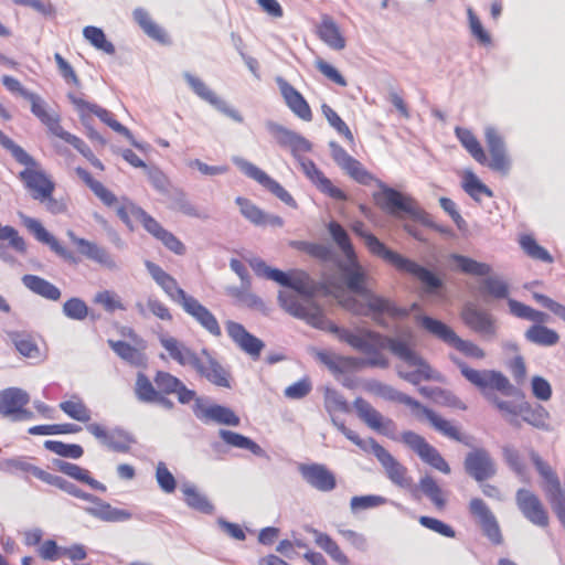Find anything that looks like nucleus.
Wrapping results in <instances>:
<instances>
[{
    "instance_id": "nucleus-46",
    "label": "nucleus",
    "mask_w": 565,
    "mask_h": 565,
    "mask_svg": "<svg viewBox=\"0 0 565 565\" xmlns=\"http://www.w3.org/2000/svg\"><path fill=\"white\" fill-rule=\"evenodd\" d=\"M519 244H520V247L522 248V250L525 253V255L529 256L530 258L537 260V262L547 263V264L553 263V260H554L553 256L548 253V250L546 248H544L543 246H541L537 243V241L535 239V237L533 235H531V234L520 235Z\"/></svg>"
},
{
    "instance_id": "nucleus-24",
    "label": "nucleus",
    "mask_w": 565,
    "mask_h": 565,
    "mask_svg": "<svg viewBox=\"0 0 565 565\" xmlns=\"http://www.w3.org/2000/svg\"><path fill=\"white\" fill-rule=\"evenodd\" d=\"M193 412L199 419L204 422H214L228 426L239 425V418L233 411L221 405L209 404L202 398H195Z\"/></svg>"
},
{
    "instance_id": "nucleus-57",
    "label": "nucleus",
    "mask_w": 565,
    "mask_h": 565,
    "mask_svg": "<svg viewBox=\"0 0 565 565\" xmlns=\"http://www.w3.org/2000/svg\"><path fill=\"white\" fill-rule=\"evenodd\" d=\"M285 146L290 149L298 162L300 159H307L305 156L311 151V143L306 138L287 130H285Z\"/></svg>"
},
{
    "instance_id": "nucleus-37",
    "label": "nucleus",
    "mask_w": 565,
    "mask_h": 565,
    "mask_svg": "<svg viewBox=\"0 0 565 565\" xmlns=\"http://www.w3.org/2000/svg\"><path fill=\"white\" fill-rule=\"evenodd\" d=\"M317 35L333 50L341 51L347 45L345 38L338 24L329 15H322L320 23L317 25Z\"/></svg>"
},
{
    "instance_id": "nucleus-27",
    "label": "nucleus",
    "mask_w": 565,
    "mask_h": 565,
    "mask_svg": "<svg viewBox=\"0 0 565 565\" xmlns=\"http://www.w3.org/2000/svg\"><path fill=\"white\" fill-rule=\"evenodd\" d=\"M299 471L307 483L321 492H330L337 487L334 473L324 465H301Z\"/></svg>"
},
{
    "instance_id": "nucleus-54",
    "label": "nucleus",
    "mask_w": 565,
    "mask_h": 565,
    "mask_svg": "<svg viewBox=\"0 0 565 565\" xmlns=\"http://www.w3.org/2000/svg\"><path fill=\"white\" fill-rule=\"evenodd\" d=\"M450 258L457 264V267L460 271L473 276H487L491 268L488 264L479 263L472 258L452 254Z\"/></svg>"
},
{
    "instance_id": "nucleus-20",
    "label": "nucleus",
    "mask_w": 565,
    "mask_h": 565,
    "mask_svg": "<svg viewBox=\"0 0 565 565\" xmlns=\"http://www.w3.org/2000/svg\"><path fill=\"white\" fill-rule=\"evenodd\" d=\"M455 362L460 369L461 374L469 381V383L479 388H512L508 379L498 371H479L471 369L462 361L455 360Z\"/></svg>"
},
{
    "instance_id": "nucleus-12",
    "label": "nucleus",
    "mask_w": 565,
    "mask_h": 565,
    "mask_svg": "<svg viewBox=\"0 0 565 565\" xmlns=\"http://www.w3.org/2000/svg\"><path fill=\"white\" fill-rule=\"evenodd\" d=\"M373 199L375 204L390 215L408 214L416 216L418 214L415 201L392 188L383 186L380 192L374 193Z\"/></svg>"
},
{
    "instance_id": "nucleus-41",
    "label": "nucleus",
    "mask_w": 565,
    "mask_h": 565,
    "mask_svg": "<svg viewBox=\"0 0 565 565\" xmlns=\"http://www.w3.org/2000/svg\"><path fill=\"white\" fill-rule=\"evenodd\" d=\"M10 339L18 352L26 359L41 362L45 359L38 343L31 334L22 332L10 333Z\"/></svg>"
},
{
    "instance_id": "nucleus-62",
    "label": "nucleus",
    "mask_w": 565,
    "mask_h": 565,
    "mask_svg": "<svg viewBox=\"0 0 565 565\" xmlns=\"http://www.w3.org/2000/svg\"><path fill=\"white\" fill-rule=\"evenodd\" d=\"M0 241L8 242L9 247L19 254L26 253L25 241L13 226L2 225L0 223Z\"/></svg>"
},
{
    "instance_id": "nucleus-1",
    "label": "nucleus",
    "mask_w": 565,
    "mask_h": 565,
    "mask_svg": "<svg viewBox=\"0 0 565 565\" xmlns=\"http://www.w3.org/2000/svg\"><path fill=\"white\" fill-rule=\"evenodd\" d=\"M285 287H289L301 296L300 303H289L285 297L286 309L295 317L305 319L315 328L333 333L339 341L347 343L352 349L371 356L369 360L343 356L329 351L317 353L318 360L324 364L334 376L353 374L365 365L386 367L387 359L381 351L388 349L395 356L402 360L408 370L399 369V375L413 385L431 377L429 365L415 352L409 342L383 335L369 329H360L353 332L338 327L326 318L322 310L311 302V298L319 295H328V286H317L302 270L285 271Z\"/></svg>"
},
{
    "instance_id": "nucleus-9",
    "label": "nucleus",
    "mask_w": 565,
    "mask_h": 565,
    "mask_svg": "<svg viewBox=\"0 0 565 565\" xmlns=\"http://www.w3.org/2000/svg\"><path fill=\"white\" fill-rule=\"evenodd\" d=\"M57 488L73 497L94 503L93 507L86 508V512L104 522H124L131 519V513L129 511L114 508L102 499L84 492L74 483L63 478L61 479Z\"/></svg>"
},
{
    "instance_id": "nucleus-29",
    "label": "nucleus",
    "mask_w": 565,
    "mask_h": 565,
    "mask_svg": "<svg viewBox=\"0 0 565 565\" xmlns=\"http://www.w3.org/2000/svg\"><path fill=\"white\" fill-rule=\"evenodd\" d=\"M181 307L210 334L216 338L222 335V330L217 319L198 299H195L192 296H189L188 298H185L184 301H182Z\"/></svg>"
},
{
    "instance_id": "nucleus-3",
    "label": "nucleus",
    "mask_w": 565,
    "mask_h": 565,
    "mask_svg": "<svg viewBox=\"0 0 565 565\" xmlns=\"http://www.w3.org/2000/svg\"><path fill=\"white\" fill-rule=\"evenodd\" d=\"M455 134L461 146L478 163L487 166L492 171L501 174H508L511 168V160L507 153L503 138L494 127H488L484 131L490 159L486 156L481 143L471 130L456 127Z\"/></svg>"
},
{
    "instance_id": "nucleus-56",
    "label": "nucleus",
    "mask_w": 565,
    "mask_h": 565,
    "mask_svg": "<svg viewBox=\"0 0 565 565\" xmlns=\"http://www.w3.org/2000/svg\"><path fill=\"white\" fill-rule=\"evenodd\" d=\"M419 488L438 510H443L445 508L446 499L444 497V492L434 478L429 476L422 478L419 481Z\"/></svg>"
},
{
    "instance_id": "nucleus-8",
    "label": "nucleus",
    "mask_w": 565,
    "mask_h": 565,
    "mask_svg": "<svg viewBox=\"0 0 565 565\" xmlns=\"http://www.w3.org/2000/svg\"><path fill=\"white\" fill-rule=\"evenodd\" d=\"M532 461L543 479L542 490L545 493L554 513L565 527V497L562 490L561 481L552 467L544 461L537 454H532Z\"/></svg>"
},
{
    "instance_id": "nucleus-64",
    "label": "nucleus",
    "mask_w": 565,
    "mask_h": 565,
    "mask_svg": "<svg viewBox=\"0 0 565 565\" xmlns=\"http://www.w3.org/2000/svg\"><path fill=\"white\" fill-rule=\"evenodd\" d=\"M480 292L483 296H490L494 299H504L509 295V287L503 280L489 277L483 280Z\"/></svg>"
},
{
    "instance_id": "nucleus-6",
    "label": "nucleus",
    "mask_w": 565,
    "mask_h": 565,
    "mask_svg": "<svg viewBox=\"0 0 565 565\" xmlns=\"http://www.w3.org/2000/svg\"><path fill=\"white\" fill-rule=\"evenodd\" d=\"M0 143L1 146L11 152L12 157L21 164L25 166L19 174L20 179L24 183L25 188L31 192L34 200H44L53 194L55 184L44 173V171L38 169L36 161L19 145H17L11 138L6 136L0 130Z\"/></svg>"
},
{
    "instance_id": "nucleus-30",
    "label": "nucleus",
    "mask_w": 565,
    "mask_h": 565,
    "mask_svg": "<svg viewBox=\"0 0 565 565\" xmlns=\"http://www.w3.org/2000/svg\"><path fill=\"white\" fill-rule=\"evenodd\" d=\"M354 407L369 427L387 436H392L395 431V424L392 419L384 418L370 403L363 398L354 401Z\"/></svg>"
},
{
    "instance_id": "nucleus-33",
    "label": "nucleus",
    "mask_w": 565,
    "mask_h": 565,
    "mask_svg": "<svg viewBox=\"0 0 565 565\" xmlns=\"http://www.w3.org/2000/svg\"><path fill=\"white\" fill-rule=\"evenodd\" d=\"M107 343L111 350L126 363L136 367H142L147 365V343L139 345L138 343H129L120 340H108Z\"/></svg>"
},
{
    "instance_id": "nucleus-55",
    "label": "nucleus",
    "mask_w": 565,
    "mask_h": 565,
    "mask_svg": "<svg viewBox=\"0 0 565 565\" xmlns=\"http://www.w3.org/2000/svg\"><path fill=\"white\" fill-rule=\"evenodd\" d=\"M220 436L230 446L247 449L254 455H262L263 452L262 448L255 441L238 433L221 429Z\"/></svg>"
},
{
    "instance_id": "nucleus-15",
    "label": "nucleus",
    "mask_w": 565,
    "mask_h": 565,
    "mask_svg": "<svg viewBox=\"0 0 565 565\" xmlns=\"http://www.w3.org/2000/svg\"><path fill=\"white\" fill-rule=\"evenodd\" d=\"M468 508L470 514L478 519L487 539L494 545H501L504 541L503 535L499 522L488 504L480 498H472Z\"/></svg>"
},
{
    "instance_id": "nucleus-59",
    "label": "nucleus",
    "mask_w": 565,
    "mask_h": 565,
    "mask_svg": "<svg viewBox=\"0 0 565 565\" xmlns=\"http://www.w3.org/2000/svg\"><path fill=\"white\" fill-rule=\"evenodd\" d=\"M321 110L330 126H332L338 134L343 136L350 145L354 143V136L350 130L349 126L342 120V118L333 110L329 105L323 104Z\"/></svg>"
},
{
    "instance_id": "nucleus-47",
    "label": "nucleus",
    "mask_w": 565,
    "mask_h": 565,
    "mask_svg": "<svg viewBox=\"0 0 565 565\" xmlns=\"http://www.w3.org/2000/svg\"><path fill=\"white\" fill-rule=\"evenodd\" d=\"M134 19L149 38L160 43H168L167 33L161 26L152 21L146 10L142 8L136 9L134 11Z\"/></svg>"
},
{
    "instance_id": "nucleus-31",
    "label": "nucleus",
    "mask_w": 565,
    "mask_h": 565,
    "mask_svg": "<svg viewBox=\"0 0 565 565\" xmlns=\"http://www.w3.org/2000/svg\"><path fill=\"white\" fill-rule=\"evenodd\" d=\"M145 266L152 279L163 289L168 297L180 306L190 295L179 287L177 280L166 273L159 265L147 260Z\"/></svg>"
},
{
    "instance_id": "nucleus-17",
    "label": "nucleus",
    "mask_w": 565,
    "mask_h": 565,
    "mask_svg": "<svg viewBox=\"0 0 565 565\" xmlns=\"http://www.w3.org/2000/svg\"><path fill=\"white\" fill-rule=\"evenodd\" d=\"M225 329L230 339L242 352L253 361H257L260 358L262 351L265 348L263 340L247 331L242 323L233 320L225 321Z\"/></svg>"
},
{
    "instance_id": "nucleus-23",
    "label": "nucleus",
    "mask_w": 565,
    "mask_h": 565,
    "mask_svg": "<svg viewBox=\"0 0 565 565\" xmlns=\"http://www.w3.org/2000/svg\"><path fill=\"white\" fill-rule=\"evenodd\" d=\"M67 236L77 247L78 253L87 259L93 260L110 270L118 269V265L115 258L105 247L85 238L77 237L73 231H68Z\"/></svg>"
},
{
    "instance_id": "nucleus-44",
    "label": "nucleus",
    "mask_w": 565,
    "mask_h": 565,
    "mask_svg": "<svg viewBox=\"0 0 565 565\" xmlns=\"http://www.w3.org/2000/svg\"><path fill=\"white\" fill-rule=\"evenodd\" d=\"M181 491L184 494V501L191 509L201 513L212 514L214 511L213 504L209 501L207 497L200 492L199 489L192 483H183Z\"/></svg>"
},
{
    "instance_id": "nucleus-51",
    "label": "nucleus",
    "mask_w": 565,
    "mask_h": 565,
    "mask_svg": "<svg viewBox=\"0 0 565 565\" xmlns=\"http://www.w3.org/2000/svg\"><path fill=\"white\" fill-rule=\"evenodd\" d=\"M60 408L71 418L87 423L90 420V412L84 402L77 396H72L70 399L60 404Z\"/></svg>"
},
{
    "instance_id": "nucleus-18",
    "label": "nucleus",
    "mask_w": 565,
    "mask_h": 565,
    "mask_svg": "<svg viewBox=\"0 0 565 565\" xmlns=\"http://www.w3.org/2000/svg\"><path fill=\"white\" fill-rule=\"evenodd\" d=\"M331 157L333 161L354 181L360 184L369 185L374 181V177L364 166L353 158L349 152L337 142L330 143Z\"/></svg>"
},
{
    "instance_id": "nucleus-25",
    "label": "nucleus",
    "mask_w": 565,
    "mask_h": 565,
    "mask_svg": "<svg viewBox=\"0 0 565 565\" xmlns=\"http://www.w3.org/2000/svg\"><path fill=\"white\" fill-rule=\"evenodd\" d=\"M159 342L168 352L169 356L182 366H190L195 370L202 358V353L198 355L193 350L185 345L182 341L167 333H159Z\"/></svg>"
},
{
    "instance_id": "nucleus-32",
    "label": "nucleus",
    "mask_w": 565,
    "mask_h": 565,
    "mask_svg": "<svg viewBox=\"0 0 565 565\" xmlns=\"http://www.w3.org/2000/svg\"><path fill=\"white\" fill-rule=\"evenodd\" d=\"M299 166L306 177L323 193L335 200H345V193L334 186L332 182L320 171L310 159H300Z\"/></svg>"
},
{
    "instance_id": "nucleus-13",
    "label": "nucleus",
    "mask_w": 565,
    "mask_h": 565,
    "mask_svg": "<svg viewBox=\"0 0 565 565\" xmlns=\"http://www.w3.org/2000/svg\"><path fill=\"white\" fill-rule=\"evenodd\" d=\"M401 440L416 452L425 463L445 475L450 473L451 470L447 461L435 447L426 441L424 437L412 430H407L402 433Z\"/></svg>"
},
{
    "instance_id": "nucleus-11",
    "label": "nucleus",
    "mask_w": 565,
    "mask_h": 565,
    "mask_svg": "<svg viewBox=\"0 0 565 565\" xmlns=\"http://www.w3.org/2000/svg\"><path fill=\"white\" fill-rule=\"evenodd\" d=\"M68 99L75 106L84 126H87V120L90 119L92 115H95L104 124L109 126L114 131L126 137L131 143V146H134L137 149L143 150V146L134 138L132 134L128 128H126L124 125L114 119L113 114L110 111L96 104L88 103L83 98L75 96L74 94H68Z\"/></svg>"
},
{
    "instance_id": "nucleus-36",
    "label": "nucleus",
    "mask_w": 565,
    "mask_h": 565,
    "mask_svg": "<svg viewBox=\"0 0 565 565\" xmlns=\"http://www.w3.org/2000/svg\"><path fill=\"white\" fill-rule=\"evenodd\" d=\"M461 319L467 327L475 332L493 335L495 333V326L492 317L473 306H466L461 311Z\"/></svg>"
},
{
    "instance_id": "nucleus-60",
    "label": "nucleus",
    "mask_w": 565,
    "mask_h": 565,
    "mask_svg": "<svg viewBox=\"0 0 565 565\" xmlns=\"http://www.w3.org/2000/svg\"><path fill=\"white\" fill-rule=\"evenodd\" d=\"M84 38L97 50H100L107 54L115 53V46L113 43L107 41L105 33L102 29L96 26H86L83 30Z\"/></svg>"
},
{
    "instance_id": "nucleus-50",
    "label": "nucleus",
    "mask_w": 565,
    "mask_h": 565,
    "mask_svg": "<svg viewBox=\"0 0 565 565\" xmlns=\"http://www.w3.org/2000/svg\"><path fill=\"white\" fill-rule=\"evenodd\" d=\"M245 260L258 277L282 285V270L271 268L262 258L256 256L245 257Z\"/></svg>"
},
{
    "instance_id": "nucleus-4",
    "label": "nucleus",
    "mask_w": 565,
    "mask_h": 565,
    "mask_svg": "<svg viewBox=\"0 0 565 565\" xmlns=\"http://www.w3.org/2000/svg\"><path fill=\"white\" fill-rule=\"evenodd\" d=\"M351 230L354 234L364 239V243L372 255L391 264L396 270L414 276L429 290L437 289L441 286V280L430 270L420 266L416 262L388 249L375 235L365 230L363 222H353Z\"/></svg>"
},
{
    "instance_id": "nucleus-14",
    "label": "nucleus",
    "mask_w": 565,
    "mask_h": 565,
    "mask_svg": "<svg viewBox=\"0 0 565 565\" xmlns=\"http://www.w3.org/2000/svg\"><path fill=\"white\" fill-rule=\"evenodd\" d=\"M515 502L523 516L532 524L540 527L548 526V512L535 493L527 489H519L515 494Z\"/></svg>"
},
{
    "instance_id": "nucleus-61",
    "label": "nucleus",
    "mask_w": 565,
    "mask_h": 565,
    "mask_svg": "<svg viewBox=\"0 0 565 565\" xmlns=\"http://www.w3.org/2000/svg\"><path fill=\"white\" fill-rule=\"evenodd\" d=\"M171 391H136L137 399L141 403L153 404L170 409L173 402L167 397Z\"/></svg>"
},
{
    "instance_id": "nucleus-16",
    "label": "nucleus",
    "mask_w": 565,
    "mask_h": 565,
    "mask_svg": "<svg viewBox=\"0 0 565 565\" xmlns=\"http://www.w3.org/2000/svg\"><path fill=\"white\" fill-rule=\"evenodd\" d=\"M29 402L25 391H0V415L13 422L29 420L33 417L25 408Z\"/></svg>"
},
{
    "instance_id": "nucleus-39",
    "label": "nucleus",
    "mask_w": 565,
    "mask_h": 565,
    "mask_svg": "<svg viewBox=\"0 0 565 565\" xmlns=\"http://www.w3.org/2000/svg\"><path fill=\"white\" fill-rule=\"evenodd\" d=\"M309 532L313 534L315 543L323 550L333 562L339 565H352L348 555L329 534L316 529H310Z\"/></svg>"
},
{
    "instance_id": "nucleus-34",
    "label": "nucleus",
    "mask_w": 565,
    "mask_h": 565,
    "mask_svg": "<svg viewBox=\"0 0 565 565\" xmlns=\"http://www.w3.org/2000/svg\"><path fill=\"white\" fill-rule=\"evenodd\" d=\"M19 217L21 218L23 225L35 236V238L50 246V248L55 252L58 256L71 259L72 255L71 253L63 247L58 241L51 235L43 225L35 218L26 216L22 212H19Z\"/></svg>"
},
{
    "instance_id": "nucleus-2",
    "label": "nucleus",
    "mask_w": 565,
    "mask_h": 565,
    "mask_svg": "<svg viewBox=\"0 0 565 565\" xmlns=\"http://www.w3.org/2000/svg\"><path fill=\"white\" fill-rule=\"evenodd\" d=\"M350 265L343 268L348 288L361 296L364 302L359 301L354 296L348 295L342 288L328 286V295L334 296L339 305L355 316H370L380 324L385 326L382 316L402 318L408 316L409 311L397 307L388 298L375 295L366 288L367 275L358 263V259H348Z\"/></svg>"
},
{
    "instance_id": "nucleus-63",
    "label": "nucleus",
    "mask_w": 565,
    "mask_h": 565,
    "mask_svg": "<svg viewBox=\"0 0 565 565\" xmlns=\"http://www.w3.org/2000/svg\"><path fill=\"white\" fill-rule=\"evenodd\" d=\"M44 447L62 457L78 459L83 456V448L75 444H64L57 440H46Z\"/></svg>"
},
{
    "instance_id": "nucleus-49",
    "label": "nucleus",
    "mask_w": 565,
    "mask_h": 565,
    "mask_svg": "<svg viewBox=\"0 0 565 565\" xmlns=\"http://www.w3.org/2000/svg\"><path fill=\"white\" fill-rule=\"evenodd\" d=\"M230 295L234 297L241 306H244L254 311H258L262 313L267 312V306L264 300L257 295L250 292L249 288L241 287V288H231Z\"/></svg>"
},
{
    "instance_id": "nucleus-26",
    "label": "nucleus",
    "mask_w": 565,
    "mask_h": 565,
    "mask_svg": "<svg viewBox=\"0 0 565 565\" xmlns=\"http://www.w3.org/2000/svg\"><path fill=\"white\" fill-rule=\"evenodd\" d=\"M184 78L186 79L190 87L193 89V92L202 99L211 104L214 108H216L218 111L223 113L224 115L228 116L233 120L237 122L243 121V117L241 114L231 108L224 100H222L220 97L216 96V94L210 89L203 81H201L199 77L193 76L190 73L184 74Z\"/></svg>"
},
{
    "instance_id": "nucleus-21",
    "label": "nucleus",
    "mask_w": 565,
    "mask_h": 565,
    "mask_svg": "<svg viewBox=\"0 0 565 565\" xmlns=\"http://www.w3.org/2000/svg\"><path fill=\"white\" fill-rule=\"evenodd\" d=\"M463 465L467 473L478 482L492 478L497 472L494 461L483 448H476L470 451Z\"/></svg>"
},
{
    "instance_id": "nucleus-48",
    "label": "nucleus",
    "mask_w": 565,
    "mask_h": 565,
    "mask_svg": "<svg viewBox=\"0 0 565 565\" xmlns=\"http://www.w3.org/2000/svg\"><path fill=\"white\" fill-rule=\"evenodd\" d=\"M525 338L527 341L542 347H552L559 341L558 333L542 323L531 326L525 332Z\"/></svg>"
},
{
    "instance_id": "nucleus-43",
    "label": "nucleus",
    "mask_w": 565,
    "mask_h": 565,
    "mask_svg": "<svg viewBox=\"0 0 565 565\" xmlns=\"http://www.w3.org/2000/svg\"><path fill=\"white\" fill-rule=\"evenodd\" d=\"M285 103L301 120H312V111L305 97L287 83H285Z\"/></svg>"
},
{
    "instance_id": "nucleus-7",
    "label": "nucleus",
    "mask_w": 565,
    "mask_h": 565,
    "mask_svg": "<svg viewBox=\"0 0 565 565\" xmlns=\"http://www.w3.org/2000/svg\"><path fill=\"white\" fill-rule=\"evenodd\" d=\"M342 434L360 447L364 451L372 452L380 461L385 470L387 478L395 486L408 489L413 484V479L408 475L407 468L395 459L383 446H381L375 439L369 438L366 440L360 438L358 433L345 427L343 424L339 426Z\"/></svg>"
},
{
    "instance_id": "nucleus-35",
    "label": "nucleus",
    "mask_w": 565,
    "mask_h": 565,
    "mask_svg": "<svg viewBox=\"0 0 565 565\" xmlns=\"http://www.w3.org/2000/svg\"><path fill=\"white\" fill-rule=\"evenodd\" d=\"M233 162L241 169V171L248 178L255 180L264 189L268 190L277 198L282 199V188L278 182L273 180L265 171L260 170L255 164L246 161L243 158L235 157Z\"/></svg>"
},
{
    "instance_id": "nucleus-45",
    "label": "nucleus",
    "mask_w": 565,
    "mask_h": 565,
    "mask_svg": "<svg viewBox=\"0 0 565 565\" xmlns=\"http://www.w3.org/2000/svg\"><path fill=\"white\" fill-rule=\"evenodd\" d=\"M461 179V188L475 201H480L482 196H493L492 190L482 183L471 170H465Z\"/></svg>"
},
{
    "instance_id": "nucleus-42",
    "label": "nucleus",
    "mask_w": 565,
    "mask_h": 565,
    "mask_svg": "<svg viewBox=\"0 0 565 565\" xmlns=\"http://www.w3.org/2000/svg\"><path fill=\"white\" fill-rule=\"evenodd\" d=\"M21 280L29 290L45 299L57 301L61 298V290L40 276L24 275Z\"/></svg>"
},
{
    "instance_id": "nucleus-53",
    "label": "nucleus",
    "mask_w": 565,
    "mask_h": 565,
    "mask_svg": "<svg viewBox=\"0 0 565 565\" xmlns=\"http://www.w3.org/2000/svg\"><path fill=\"white\" fill-rule=\"evenodd\" d=\"M508 305L511 313L521 319L533 321L535 323H544L548 318L545 312L535 310L532 307L514 299H509Z\"/></svg>"
},
{
    "instance_id": "nucleus-5",
    "label": "nucleus",
    "mask_w": 565,
    "mask_h": 565,
    "mask_svg": "<svg viewBox=\"0 0 565 565\" xmlns=\"http://www.w3.org/2000/svg\"><path fill=\"white\" fill-rule=\"evenodd\" d=\"M488 403L495 407L502 416L512 418L521 416L522 419L537 428H548V413L541 406L531 407L525 401L522 391H482Z\"/></svg>"
},
{
    "instance_id": "nucleus-40",
    "label": "nucleus",
    "mask_w": 565,
    "mask_h": 565,
    "mask_svg": "<svg viewBox=\"0 0 565 565\" xmlns=\"http://www.w3.org/2000/svg\"><path fill=\"white\" fill-rule=\"evenodd\" d=\"M236 203L239 206L242 215L257 226L280 224V218L278 216H271L264 213L247 199L239 196L236 199Z\"/></svg>"
},
{
    "instance_id": "nucleus-58",
    "label": "nucleus",
    "mask_w": 565,
    "mask_h": 565,
    "mask_svg": "<svg viewBox=\"0 0 565 565\" xmlns=\"http://www.w3.org/2000/svg\"><path fill=\"white\" fill-rule=\"evenodd\" d=\"M130 212L132 214V216L138 220L143 228L149 233L151 234L153 237H156L157 239L164 234V232L167 231L166 228H163L159 222H157L151 215H149L145 210H142L141 207L137 206V205H131L130 206Z\"/></svg>"
},
{
    "instance_id": "nucleus-19",
    "label": "nucleus",
    "mask_w": 565,
    "mask_h": 565,
    "mask_svg": "<svg viewBox=\"0 0 565 565\" xmlns=\"http://www.w3.org/2000/svg\"><path fill=\"white\" fill-rule=\"evenodd\" d=\"M401 401L407 406H409L412 412L416 416L426 417L433 425V427L443 435L447 436L450 439L468 445V443L463 439L462 435L460 434L459 429L456 426H454L450 422L438 416L434 411L423 406L417 401L405 395L401 397Z\"/></svg>"
},
{
    "instance_id": "nucleus-38",
    "label": "nucleus",
    "mask_w": 565,
    "mask_h": 565,
    "mask_svg": "<svg viewBox=\"0 0 565 565\" xmlns=\"http://www.w3.org/2000/svg\"><path fill=\"white\" fill-rule=\"evenodd\" d=\"M25 99L31 104L32 114L55 136L62 128L60 117L55 113L47 111L45 102L38 94L31 93Z\"/></svg>"
},
{
    "instance_id": "nucleus-10",
    "label": "nucleus",
    "mask_w": 565,
    "mask_h": 565,
    "mask_svg": "<svg viewBox=\"0 0 565 565\" xmlns=\"http://www.w3.org/2000/svg\"><path fill=\"white\" fill-rule=\"evenodd\" d=\"M419 322L429 333L451 345L466 356L478 360L484 358L486 353L480 347L471 341L459 338L456 332L444 322L427 316L419 317Z\"/></svg>"
},
{
    "instance_id": "nucleus-28",
    "label": "nucleus",
    "mask_w": 565,
    "mask_h": 565,
    "mask_svg": "<svg viewBox=\"0 0 565 565\" xmlns=\"http://www.w3.org/2000/svg\"><path fill=\"white\" fill-rule=\"evenodd\" d=\"M202 376H204L211 384L220 387L231 386V373L218 361H216L211 353L202 350V358L199 366L195 367Z\"/></svg>"
},
{
    "instance_id": "nucleus-52",
    "label": "nucleus",
    "mask_w": 565,
    "mask_h": 565,
    "mask_svg": "<svg viewBox=\"0 0 565 565\" xmlns=\"http://www.w3.org/2000/svg\"><path fill=\"white\" fill-rule=\"evenodd\" d=\"M329 233L348 259H355V252L345 230L337 222H330Z\"/></svg>"
},
{
    "instance_id": "nucleus-22",
    "label": "nucleus",
    "mask_w": 565,
    "mask_h": 565,
    "mask_svg": "<svg viewBox=\"0 0 565 565\" xmlns=\"http://www.w3.org/2000/svg\"><path fill=\"white\" fill-rule=\"evenodd\" d=\"M86 429L114 451L127 452L130 449V445L135 443L134 436L121 428L108 431L102 425L92 423L86 426Z\"/></svg>"
}]
</instances>
